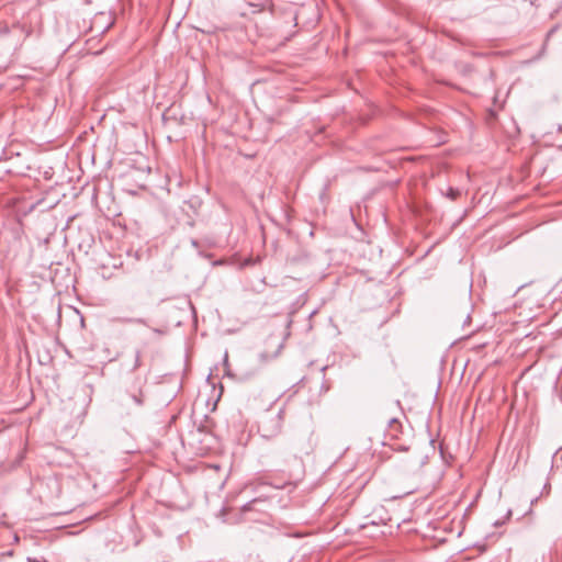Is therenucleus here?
Wrapping results in <instances>:
<instances>
[{"mask_svg":"<svg viewBox=\"0 0 562 562\" xmlns=\"http://www.w3.org/2000/svg\"><path fill=\"white\" fill-rule=\"evenodd\" d=\"M193 443H198L196 450L201 454H205L213 450L216 445V438L213 435V422L205 416L204 422H201L194 431L190 432Z\"/></svg>","mask_w":562,"mask_h":562,"instance_id":"obj_2","label":"nucleus"},{"mask_svg":"<svg viewBox=\"0 0 562 562\" xmlns=\"http://www.w3.org/2000/svg\"><path fill=\"white\" fill-rule=\"evenodd\" d=\"M291 324V321H285L280 327L278 334H272L268 337L266 340V348L265 351L261 353L262 357L267 359H271L277 357L281 349L283 348V344L285 338L288 337L289 333H286V329L289 328Z\"/></svg>","mask_w":562,"mask_h":562,"instance_id":"obj_5","label":"nucleus"},{"mask_svg":"<svg viewBox=\"0 0 562 562\" xmlns=\"http://www.w3.org/2000/svg\"><path fill=\"white\" fill-rule=\"evenodd\" d=\"M543 561H544V559H543V558H541L540 560H539V559H536V560H535V562H543Z\"/></svg>","mask_w":562,"mask_h":562,"instance_id":"obj_12","label":"nucleus"},{"mask_svg":"<svg viewBox=\"0 0 562 562\" xmlns=\"http://www.w3.org/2000/svg\"><path fill=\"white\" fill-rule=\"evenodd\" d=\"M122 363L131 371L135 372L143 366V352L135 349L131 352H123L120 356Z\"/></svg>","mask_w":562,"mask_h":562,"instance_id":"obj_6","label":"nucleus"},{"mask_svg":"<svg viewBox=\"0 0 562 562\" xmlns=\"http://www.w3.org/2000/svg\"><path fill=\"white\" fill-rule=\"evenodd\" d=\"M257 499H252V501H248V507H247V510L250 512L251 510V505L254 503H256Z\"/></svg>","mask_w":562,"mask_h":562,"instance_id":"obj_9","label":"nucleus"},{"mask_svg":"<svg viewBox=\"0 0 562 562\" xmlns=\"http://www.w3.org/2000/svg\"><path fill=\"white\" fill-rule=\"evenodd\" d=\"M460 194H461L460 190L454 189V188H449L446 195L450 200L454 201V200H457L460 196Z\"/></svg>","mask_w":562,"mask_h":562,"instance_id":"obj_8","label":"nucleus"},{"mask_svg":"<svg viewBox=\"0 0 562 562\" xmlns=\"http://www.w3.org/2000/svg\"><path fill=\"white\" fill-rule=\"evenodd\" d=\"M147 379L139 374H133L125 383L123 402L126 407H134L139 411L147 400V394L144 390Z\"/></svg>","mask_w":562,"mask_h":562,"instance_id":"obj_1","label":"nucleus"},{"mask_svg":"<svg viewBox=\"0 0 562 562\" xmlns=\"http://www.w3.org/2000/svg\"><path fill=\"white\" fill-rule=\"evenodd\" d=\"M192 245L198 246V241L195 239H192Z\"/></svg>","mask_w":562,"mask_h":562,"instance_id":"obj_11","label":"nucleus"},{"mask_svg":"<svg viewBox=\"0 0 562 562\" xmlns=\"http://www.w3.org/2000/svg\"><path fill=\"white\" fill-rule=\"evenodd\" d=\"M248 7L252 8L251 11L252 14H259V19L249 18L248 16V23H254V26L256 29L257 35L259 37L267 36L269 34V24L272 21V11L269 7V0H263L259 3H254L251 1H248Z\"/></svg>","mask_w":562,"mask_h":562,"instance_id":"obj_3","label":"nucleus"},{"mask_svg":"<svg viewBox=\"0 0 562 562\" xmlns=\"http://www.w3.org/2000/svg\"><path fill=\"white\" fill-rule=\"evenodd\" d=\"M153 297L149 290L135 288L131 290L125 299L126 307L130 311L144 313L151 305Z\"/></svg>","mask_w":562,"mask_h":562,"instance_id":"obj_4","label":"nucleus"},{"mask_svg":"<svg viewBox=\"0 0 562 562\" xmlns=\"http://www.w3.org/2000/svg\"><path fill=\"white\" fill-rule=\"evenodd\" d=\"M29 562H35V561H33L32 559L29 558Z\"/></svg>","mask_w":562,"mask_h":562,"instance_id":"obj_13","label":"nucleus"},{"mask_svg":"<svg viewBox=\"0 0 562 562\" xmlns=\"http://www.w3.org/2000/svg\"><path fill=\"white\" fill-rule=\"evenodd\" d=\"M272 422H273L274 426H273V429L271 431L266 429L262 423L259 425L258 429H259V431L262 432L263 437H270V436H272L278 430V428H279V418L278 417H273Z\"/></svg>","mask_w":562,"mask_h":562,"instance_id":"obj_7","label":"nucleus"},{"mask_svg":"<svg viewBox=\"0 0 562 562\" xmlns=\"http://www.w3.org/2000/svg\"><path fill=\"white\" fill-rule=\"evenodd\" d=\"M247 262H248V266L252 263L251 257L248 256Z\"/></svg>","mask_w":562,"mask_h":562,"instance_id":"obj_10","label":"nucleus"}]
</instances>
